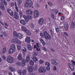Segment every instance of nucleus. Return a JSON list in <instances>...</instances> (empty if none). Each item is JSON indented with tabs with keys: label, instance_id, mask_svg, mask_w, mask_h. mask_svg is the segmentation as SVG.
<instances>
[{
	"label": "nucleus",
	"instance_id": "1",
	"mask_svg": "<svg viewBox=\"0 0 75 75\" xmlns=\"http://www.w3.org/2000/svg\"><path fill=\"white\" fill-rule=\"evenodd\" d=\"M11 42L13 43H15L17 44H21V42L17 38H15L12 39Z\"/></svg>",
	"mask_w": 75,
	"mask_h": 75
},
{
	"label": "nucleus",
	"instance_id": "2",
	"mask_svg": "<svg viewBox=\"0 0 75 75\" xmlns=\"http://www.w3.org/2000/svg\"><path fill=\"white\" fill-rule=\"evenodd\" d=\"M33 3L31 0L27 1L25 2V6L26 7H30L32 5Z\"/></svg>",
	"mask_w": 75,
	"mask_h": 75
},
{
	"label": "nucleus",
	"instance_id": "3",
	"mask_svg": "<svg viewBox=\"0 0 75 75\" xmlns=\"http://www.w3.org/2000/svg\"><path fill=\"white\" fill-rule=\"evenodd\" d=\"M23 18L26 22H28L32 18V17L31 16L29 15L27 16L25 15H23Z\"/></svg>",
	"mask_w": 75,
	"mask_h": 75
},
{
	"label": "nucleus",
	"instance_id": "4",
	"mask_svg": "<svg viewBox=\"0 0 75 75\" xmlns=\"http://www.w3.org/2000/svg\"><path fill=\"white\" fill-rule=\"evenodd\" d=\"M21 29L22 30L24 31L26 34L28 35H30L31 33L29 30L27 29L25 27L22 26L21 27Z\"/></svg>",
	"mask_w": 75,
	"mask_h": 75
},
{
	"label": "nucleus",
	"instance_id": "5",
	"mask_svg": "<svg viewBox=\"0 0 75 75\" xmlns=\"http://www.w3.org/2000/svg\"><path fill=\"white\" fill-rule=\"evenodd\" d=\"M14 60V59L12 57L10 56L7 57V61L8 63H12L13 62Z\"/></svg>",
	"mask_w": 75,
	"mask_h": 75
},
{
	"label": "nucleus",
	"instance_id": "6",
	"mask_svg": "<svg viewBox=\"0 0 75 75\" xmlns=\"http://www.w3.org/2000/svg\"><path fill=\"white\" fill-rule=\"evenodd\" d=\"M44 35L45 38L47 39H50L51 38V36L48 34L47 31H45L44 33Z\"/></svg>",
	"mask_w": 75,
	"mask_h": 75
},
{
	"label": "nucleus",
	"instance_id": "7",
	"mask_svg": "<svg viewBox=\"0 0 75 75\" xmlns=\"http://www.w3.org/2000/svg\"><path fill=\"white\" fill-rule=\"evenodd\" d=\"M39 71L41 73H44L46 71V70L45 69H44V67L41 66L38 69Z\"/></svg>",
	"mask_w": 75,
	"mask_h": 75
},
{
	"label": "nucleus",
	"instance_id": "8",
	"mask_svg": "<svg viewBox=\"0 0 75 75\" xmlns=\"http://www.w3.org/2000/svg\"><path fill=\"white\" fill-rule=\"evenodd\" d=\"M26 71L27 70H19L18 71V73L20 75H25Z\"/></svg>",
	"mask_w": 75,
	"mask_h": 75
},
{
	"label": "nucleus",
	"instance_id": "9",
	"mask_svg": "<svg viewBox=\"0 0 75 75\" xmlns=\"http://www.w3.org/2000/svg\"><path fill=\"white\" fill-rule=\"evenodd\" d=\"M16 64L18 66H21L22 65L23 66H24L25 65V63L24 59L22 61V64L20 62H18L16 63Z\"/></svg>",
	"mask_w": 75,
	"mask_h": 75
},
{
	"label": "nucleus",
	"instance_id": "10",
	"mask_svg": "<svg viewBox=\"0 0 75 75\" xmlns=\"http://www.w3.org/2000/svg\"><path fill=\"white\" fill-rule=\"evenodd\" d=\"M34 16L35 18H37L39 16V14L38 11L35 10L34 11Z\"/></svg>",
	"mask_w": 75,
	"mask_h": 75
},
{
	"label": "nucleus",
	"instance_id": "11",
	"mask_svg": "<svg viewBox=\"0 0 75 75\" xmlns=\"http://www.w3.org/2000/svg\"><path fill=\"white\" fill-rule=\"evenodd\" d=\"M28 71L31 72L34 70V67L33 66H29L28 67Z\"/></svg>",
	"mask_w": 75,
	"mask_h": 75
},
{
	"label": "nucleus",
	"instance_id": "12",
	"mask_svg": "<svg viewBox=\"0 0 75 75\" xmlns=\"http://www.w3.org/2000/svg\"><path fill=\"white\" fill-rule=\"evenodd\" d=\"M14 18L16 19H18L19 18V16L18 15V14L17 12H15L14 15Z\"/></svg>",
	"mask_w": 75,
	"mask_h": 75
},
{
	"label": "nucleus",
	"instance_id": "13",
	"mask_svg": "<svg viewBox=\"0 0 75 75\" xmlns=\"http://www.w3.org/2000/svg\"><path fill=\"white\" fill-rule=\"evenodd\" d=\"M51 62L52 64L55 65H57L58 64V62L54 59L52 60L51 61Z\"/></svg>",
	"mask_w": 75,
	"mask_h": 75
},
{
	"label": "nucleus",
	"instance_id": "14",
	"mask_svg": "<svg viewBox=\"0 0 75 75\" xmlns=\"http://www.w3.org/2000/svg\"><path fill=\"white\" fill-rule=\"evenodd\" d=\"M7 11L9 13V14L11 16H13V12L11 9H7Z\"/></svg>",
	"mask_w": 75,
	"mask_h": 75
},
{
	"label": "nucleus",
	"instance_id": "15",
	"mask_svg": "<svg viewBox=\"0 0 75 75\" xmlns=\"http://www.w3.org/2000/svg\"><path fill=\"white\" fill-rule=\"evenodd\" d=\"M26 13L28 15H31L33 14V11L30 9H27L26 10Z\"/></svg>",
	"mask_w": 75,
	"mask_h": 75
},
{
	"label": "nucleus",
	"instance_id": "16",
	"mask_svg": "<svg viewBox=\"0 0 75 75\" xmlns=\"http://www.w3.org/2000/svg\"><path fill=\"white\" fill-rule=\"evenodd\" d=\"M68 65L70 69H71L72 71H73L74 70V68L73 65H71L69 63H68Z\"/></svg>",
	"mask_w": 75,
	"mask_h": 75
},
{
	"label": "nucleus",
	"instance_id": "17",
	"mask_svg": "<svg viewBox=\"0 0 75 75\" xmlns=\"http://www.w3.org/2000/svg\"><path fill=\"white\" fill-rule=\"evenodd\" d=\"M39 45V44L38 43H36V45L34 46V47L36 48L37 50L38 51H39L40 50V48H39L40 46Z\"/></svg>",
	"mask_w": 75,
	"mask_h": 75
},
{
	"label": "nucleus",
	"instance_id": "18",
	"mask_svg": "<svg viewBox=\"0 0 75 75\" xmlns=\"http://www.w3.org/2000/svg\"><path fill=\"white\" fill-rule=\"evenodd\" d=\"M0 8L2 11H4L5 9V8L4 6L1 3H0Z\"/></svg>",
	"mask_w": 75,
	"mask_h": 75
},
{
	"label": "nucleus",
	"instance_id": "19",
	"mask_svg": "<svg viewBox=\"0 0 75 75\" xmlns=\"http://www.w3.org/2000/svg\"><path fill=\"white\" fill-rule=\"evenodd\" d=\"M23 48H24L25 49H22V52L23 55L25 56V52H27V50L26 48L25 47H24Z\"/></svg>",
	"mask_w": 75,
	"mask_h": 75
},
{
	"label": "nucleus",
	"instance_id": "20",
	"mask_svg": "<svg viewBox=\"0 0 75 75\" xmlns=\"http://www.w3.org/2000/svg\"><path fill=\"white\" fill-rule=\"evenodd\" d=\"M31 41V40L30 37H27L25 39V41L28 43H30Z\"/></svg>",
	"mask_w": 75,
	"mask_h": 75
},
{
	"label": "nucleus",
	"instance_id": "21",
	"mask_svg": "<svg viewBox=\"0 0 75 75\" xmlns=\"http://www.w3.org/2000/svg\"><path fill=\"white\" fill-rule=\"evenodd\" d=\"M44 22V19L42 18H40V19H39L38 21V23L40 25H42L43 24Z\"/></svg>",
	"mask_w": 75,
	"mask_h": 75
},
{
	"label": "nucleus",
	"instance_id": "22",
	"mask_svg": "<svg viewBox=\"0 0 75 75\" xmlns=\"http://www.w3.org/2000/svg\"><path fill=\"white\" fill-rule=\"evenodd\" d=\"M11 49H12V50H14L15 51L16 47L15 45L12 44L11 45Z\"/></svg>",
	"mask_w": 75,
	"mask_h": 75
},
{
	"label": "nucleus",
	"instance_id": "23",
	"mask_svg": "<svg viewBox=\"0 0 75 75\" xmlns=\"http://www.w3.org/2000/svg\"><path fill=\"white\" fill-rule=\"evenodd\" d=\"M23 35L19 33L18 34L17 37H18V38L19 39H21L23 38Z\"/></svg>",
	"mask_w": 75,
	"mask_h": 75
},
{
	"label": "nucleus",
	"instance_id": "24",
	"mask_svg": "<svg viewBox=\"0 0 75 75\" xmlns=\"http://www.w3.org/2000/svg\"><path fill=\"white\" fill-rule=\"evenodd\" d=\"M64 28L65 30L67 31L68 30V24L67 23L65 24L64 25Z\"/></svg>",
	"mask_w": 75,
	"mask_h": 75
},
{
	"label": "nucleus",
	"instance_id": "25",
	"mask_svg": "<svg viewBox=\"0 0 75 75\" xmlns=\"http://www.w3.org/2000/svg\"><path fill=\"white\" fill-rule=\"evenodd\" d=\"M15 51L14 50H13L12 49H10L8 51L9 52V54H12L13 52H15Z\"/></svg>",
	"mask_w": 75,
	"mask_h": 75
},
{
	"label": "nucleus",
	"instance_id": "26",
	"mask_svg": "<svg viewBox=\"0 0 75 75\" xmlns=\"http://www.w3.org/2000/svg\"><path fill=\"white\" fill-rule=\"evenodd\" d=\"M20 22L21 23H22L23 25H25L26 24V23L25 20H21V21H20Z\"/></svg>",
	"mask_w": 75,
	"mask_h": 75
},
{
	"label": "nucleus",
	"instance_id": "27",
	"mask_svg": "<svg viewBox=\"0 0 75 75\" xmlns=\"http://www.w3.org/2000/svg\"><path fill=\"white\" fill-rule=\"evenodd\" d=\"M30 60V58L29 56L26 57V59L25 60V62L27 63H28Z\"/></svg>",
	"mask_w": 75,
	"mask_h": 75
},
{
	"label": "nucleus",
	"instance_id": "28",
	"mask_svg": "<svg viewBox=\"0 0 75 75\" xmlns=\"http://www.w3.org/2000/svg\"><path fill=\"white\" fill-rule=\"evenodd\" d=\"M18 59L20 60H21L22 59V55L21 54H19L18 57Z\"/></svg>",
	"mask_w": 75,
	"mask_h": 75
},
{
	"label": "nucleus",
	"instance_id": "29",
	"mask_svg": "<svg viewBox=\"0 0 75 75\" xmlns=\"http://www.w3.org/2000/svg\"><path fill=\"white\" fill-rule=\"evenodd\" d=\"M28 50H31L33 49V47L30 45H28Z\"/></svg>",
	"mask_w": 75,
	"mask_h": 75
},
{
	"label": "nucleus",
	"instance_id": "30",
	"mask_svg": "<svg viewBox=\"0 0 75 75\" xmlns=\"http://www.w3.org/2000/svg\"><path fill=\"white\" fill-rule=\"evenodd\" d=\"M6 51V47H4L3 48L2 53V54L5 53Z\"/></svg>",
	"mask_w": 75,
	"mask_h": 75
},
{
	"label": "nucleus",
	"instance_id": "31",
	"mask_svg": "<svg viewBox=\"0 0 75 75\" xmlns=\"http://www.w3.org/2000/svg\"><path fill=\"white\" fill-rule=\"evenodd\" d=\"M9 70L11 72H13L15 71V69L12 67H9Z\"/></svg>",
	"mask_w": 75,
	"mask_h": 75
},
{
	"label": "nucleus",
	"instance_id": "32",
	"mask_svg": "<svg viewBox=\"0 0 75 75\" xmlns=\"http://www.w3.org/2000/svg\"><path fill=\"white\" fill-rule=\"evenodd\" d=\"M30 65L33 66L34 64V61L32 60H30Z\"/></svg>",
	"mask_w": 75,
	"mask_h": 75
},
{
	"label": "nucleus",
	"instance_id": "33",
	"mask_svg": "<svg viewBox=\"0 0 75 75\" xmlns=\"http://www.w3.org/2000/svg\"><path fill=\"white\" fill-rule=\"evenodd\" d=\"M33 60L35 62H37L38 61V58L35 57H33Z\"/></svg>",
	"mask_w": 75,
	"mask_h": 75
},
{
	"label": "nucleus",
	"instance_id": "34",
	"mask_svg": "<svg viewBox=\"0 0 75 75\" xmlns=\"http://www.w3.org/2000/svg\"><path fill=\"white\" fill-rule=\"evenodd\" d=\"M18 4H21L22 3V0H17Z\"/></svg>",
	"mask_w": 75,
	"mask_h": 75
},
{
	"label": "nucleus",
	"instance_id": "35",
	"mask_svg": "<svg viewBox=\"0 0 75 75\" xmlns=\"http://www.w3.org/2000/svg\"><path fill=\"white\" fill-rule=\"evenodd\" d=\"M13 35L14 37H17L18 34H17V33L16 31H14L13 32Z\"/></svg>",
	"mask_w": 75,
	"mask_h": 75
},
{
	"label": "nucleus",
	"instance_id": "36",
	"mask_svg": "<svg viewBox=\"0 0 75 75\" xmlns=\"http://www.w3.org/2000/svg\"><path fill=\"white\" fill-rule=\"evenodd\" d=\"M39 63H40V64H42L44 63V61L43 60L41 59L40 60H39Z\"/></svg>",
	"mask_w": 75,
	"mask_h": 75
},
{
	"label": "nucleus",
	"instance_id": "37",
	"mask_svg": "<svg viewBox=\"0 0 75 75\" xmlns=\"http://www.w3.org/2000/svg\"><path fill=\"white\" fill-rule=\"evenodd\" d=\"M51 17L52 18V19H54L55 17H54V14L53 13H51Z\"/></svg>",
	"mask_w": 75,
	"mask_h": 75
},
{
	"label": "nucleus",
	"instance_id": "38",
	"mask_svg": "<svg viewBox=\"0 0 75 75\" xmlns=\"http://www.w3.org/2000/svg\"><path fill=\"white\" fill-rule=\"evenodd\" d=\"M17 48L18 50H21V46L20 45H17Z\"/></svg>",
	"mask_w": 75,
	"mask_h": 75
},
{
	"label": "nucleus",
	"instance_id": "39",
	"mask_svg": "<svg viewBox=\"0 0 75 75\" xmlns=\"http://www.w3.org/2000/svg\"><path fill=\"white\" fill-rule=\"evenodd\" d=\"M48 4L49 6H53L54 4L52 3H51L50 2H48Z\"/></svg>",
	"mask_w": 75,
	"mask_h": 75
},
{
	"label": "nucleus",
	"instance_id": "40",
	"mask_svg": "<svg viewBox=\"0 0 75 75\" xmlns=\"http://www.w3.org/2000/svg\"><path fill=\"white\" fill-rule=\"evenodd\" d=\"M46 65H47V67H50V64L48 62H47L45 63Z\"/></svg>",
	"mask_w": 75,
	"mask_h": 75
},
{
	"label": "nucleus",
	"instance_id": "41",
	"mask_svg": "<svg viewBox=\"0 0 75 75\" xmlns=\"http://www.w3.org/2000/svg\"><path fill=\"white\" fill-rule=\"evenodd\" d=\"M38 69V65L37 64H36L35 65V70H37V69Z\"/></svg>",
	"mask_w": 75,
	"mask_h": 75
},
{
	"label": "nucleus",
	"instance_id": "42",
	"mask_svg": "<svg viewBox=\"0 0 75 75\" xmlns=\"http://www.w3.org/2000/svg\"><path fill=\"white\" fill-rule=\"evenodd\" d=\"M35 6L37 8H39V7H40V4H39L38 3H37L36 4V5H35Z\"/></svg>",
	"mask_w": 75,
	"mask_h": 75
},
{
	"label": "nucleus",
	"instance_id": "43",
	"mask_svg": "<svg viewBox=\"0 0 75 75\" xmlns=\"http://www.w3.org/2000/svg\"><path fill=\"white\" fill-rule=\"evenodd\" d=\"M50 50L52 52H55V50L54 49H52V48L51 49H50Z\"/></svg>",
	"mask_w": 75,
	"mask_h": 75
},
{
	"label": "nucleus",
	"instance_id": "44",
	"mask_svg": "<svg viewBox=\"0 0 75 75\" xmlns=\"http://www.w3.org/2000/svg\"><path fill=\"white\" fill-rule=\"evenodd\" d=\"M53 70L54 71H56L57 70V69L56 67L55 66H54L53 68Z\"/></svg>",
	"mask_w": 75,
	"mask_h": 75
},
{
	"label": "nucleus",
	"instance_id": "45",
	"mask_svg": "<svg viewBox=\"0 0 75 75\" xmlns=\"http://www.w3.org/2000/svg\"><path fill=\"white\" fill-rule=\"evenodd\" d=\"M46 69L47 70L49 71L50 69V68L49 67V66L47 67H46Z\"/></svg>",
	"mask_w": 75,
	"mask_h": 75
},
{
	"label": "nucleus",
	"instance_id": "46",
	"mask_svg": "<svg viewBox=\"0 0 75 75\" xmlns=\"http://www.w3.org/2000/svg\"><path fill=\"white\" fill-rule=\"evenodd\" d=\"M64 16H62L61 17V20L63 21L64 20Z\"/></svg>",
	"mask_w": 75,
	"mask_h": 75
},
{
	"label": "nucleus",
	"instance_id": "47",
	"mask_svg": "<svg viewBox=\"0 0 75 75\" xmlns=\"http://www.w3.org/2000/svg\"><path fill=\"white\" fill-rule=\"evenodd\" d=\"M19 14H20V16L21 17L23 15L22 12L21 11H20L19 13Z\"/></svg>",
	"mask_w": 75,
	"mask_h": 75
},
{
	"label": "nucleus",
	"instance_id": "48",
	"mask_svg": "<svg viewBox=\"0 0 75 75\" xmlns=\"http://www.w3.org/2000/svg\"><path fill=\"white\" fill-rule=\"evenodd\" d=\"M30 27L32 28H33L34 27V25L33 24H32L30 25Z\"/></svg>",
	"mask_w": 75,
	"mask_h": 75
},
{
	"label": "nucleus",
	"instance_id": "49",
	"mask_svg": "<svg viewBox=\"0 0 75 75\" xmlns=\"http://www.w3.org/2000/svg\"><path fill=\"white\" fill-rule=\"evenodd\" d=\"M64 35L66 36H68V35L66 32H64Z\"/></svg>",
	"mask_w": 75,
	"mask_h": 75
},
{
	"label": "nucleus",
	"instance_id": "50",
	"mask_svg": "<svg viewBox=\"0 0 75 75\" xmlns=\"http://www.w3.org/2000/svg\"><path fill=\"white\" fill-rule=\"evenodd\" d=\"M56 30L57 32H59V28H56Z\"/></svg>",
	"mask_w": 75,
	"mask_h": 75
},
{
	"label": "nucleus",
	"instance_id": "51",
	"mask_svg": "<svg viewBox=\"0 0 75 75\" xmlns=\"http://www.w3.org/2000/svg\"><path fill=\"white\" fill-rule=\"evenodd\" d=\"M2 34L4 35V36H6V35H7V33H6L5 32H3Z\"/></svg>",
	"mask_w": 75,
	"mask_h": 75
},
{
	"label": "nucleus",
	"instance_id": "52",
	"mask_svg": "<svg viewBox=\"0 0 75 75\" xmlns=\"http://www.w3.org/2000/svg\"><path fill=\"white\" fill-rule=\"evenodd\" d=\"M40 41L41 43L43 42L44 40L42 39V38H40Z\"/></svg>",
	"mask_w": 75,
	"mask_h": 75
},
{
	"label": "nucleus",
	"instance_id": "53",
	"mask_svg": "<svg viewBox=\"0 0 75 75\" xmlns=\"http://www.w3.org/2000/svg\"><path fill=\"white\" fill-rule=\"evenodd\" d=\"M2 57L4 60H5L6 59V57L5 56H3Z\"/></svg>",
	"mask_w": 75,
	"mask_h": 75
},
{
	"label": "nucleus",
	"instance_id": "54",
	"mask_svg": "<svg viewBox=\"0 0 75 75\" xmlns=\"http://www.w3.org/2000/svg\"><path fill=\"white\" fill-rule=\"evenodd\" d=\"M15 8H16V11L18 12L19 11V9L17 7H15Z\"/></svg>",
	"mask_w": 75,
	"mask_h": 75
},
{
	"label": "nucleus",
	"instance_id": "55",
	"mask_svg": "<svg viewBox=\"0 0 75 75\" xmlns=\"http://www.w3.org/2000/svg\"><path fill=\"white\" fill-rule=\"evenodd\" d=\"M15 4L13 2L11 3V6H13Z\"/></svg>",
	"mask_w": 75,
	"mask_h": 75
},
{
	"label": "nucleus",
	"instance_id": "56",
	"mask_svg": "<svg viewBox=\"0 0 75 75\" xmlns=\"http://www.w3.org/2000/svg\"><path fill=\"white\" fill-rule=\"evenodd\" d=\"M71 62L74 64H75V61H73V60H72L71 61Z\"/></svg>",
	"mask_w": 75,
	"mask_h": 75
},
{
	"label": "nucleus",
	"instance_id": "57",
	"mask_svg": "<svg viewBox=\"0 0 75 75\" xmlns=\"http://www.w3.org/2000/svg\"><path fill=\"white\" fill-rule=\"evenodd\" d=\"M6 0H1V2L3 4L4 3V2Z\"/></svg>",
	"mask_w": 75,
	"mask_h": 75
},
{
	"label": "nucleus",
	"instance_id": "58",
	"mask_svg": "<svg viewBox=\"0 0 75 75\" xmlns=\"http://www.w3.org/2000/svg\"><path fill=\"white\" fill-rule=\"evenodd\" d=\"M40 35L42 38L43 37V34L42 33H41L40 34Z\"/></svg>",
	"mask_w": 75,
	"mask_h": 75
},
{
	"label": "nucleus",
	"instance_id": "59",
	"mask_svg": "<svg viewBox=\"0 0 75 75\" xmlns=\"http://www.w3.org/2000/svg\"><path fill=\"white\" fill-rule=\"evenodd\" d=\"M4 5H6L7 4V2L6 1H5L4 2V3H3Z\"/></svg>",
	"mask_w": 75,
	"mask_h": 75
},
{
	"label": "nucleus",
	"instance_id": "60",
	"mask_svg": "<svg viewBox=\"0 0 75 75\" xmlns=\"http://www.w3.org/2000/svg\"><path fill=\"white\" fill-rule=\"evenodd\" d=\"M42 45H45V41H43L42 42H41Z\"/></svg>",
	"mask_w": 75,
	"mask_h": 75
},
{
	"label": "nucleus",
	"instance_id": "61",
	"mask_svg": "<svg viewBox=\"0 0 75 75\" xmlns=\"http://www.w3.org/2000/svg\"><path fill=\"white\" fill-rule=\"evenodd\" d=\"M50 32L52 35L53 33V32L52 31V30H50Z\"/></svg>",
	"mask_w": 75,
	"mask_h": 75
},
{
	"label": "nucleus",
	"instance_id": "62",
	"mask_svg": "<svg viewBox=\"0 0 75 75\" xmlns=\"http://www.w3.org/2000/svg\"><path fill=\"white\" fill-rule=\"evenodd\" d=\"M43 48L44 51H46L47 50V49L45 47H43Z\"/></svg>",
	"mask_w": 75,
	"mask_h": 75
},
{
	"label": "nucleus",
	"instance_id": "63",
	"mask_svg": "<svg viewBox=\"0 0 75 75\" xmlns=\"http://www.w3.org/2000/svg\"><path fill=\"white\" fill-rule=\"evenodd\" d=\"M53 10L55 11L54 12L55 13H58V12L57 11V10L53 9Z\"/></svg>",
	"mask_w": 75,
	"mask_h": 75
},
{
	"label": "nucleus",
	"instance_id": "64",
	"mask_svg": "<svg viewBox=\"0 0 75 75\" xmlns=\"http://www.w3.org/2000/svg\"><path fill=\"white\" fill-rule=\"evenodd\" d=\"M9 75H13V74L11 72H9Z\"/></svg>",
	"mask_w": 75,
	"mask_h": 75
}]
</instances>
